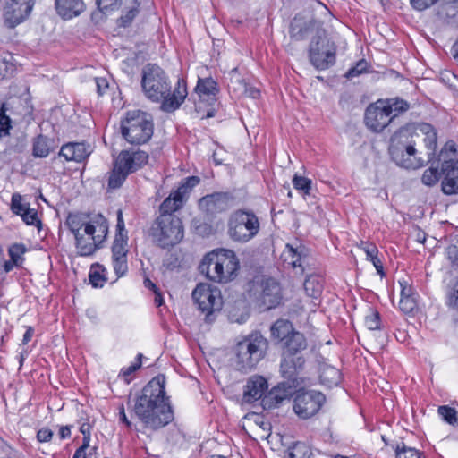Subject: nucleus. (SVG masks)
I'll use <instances>...</instances> for the list:
<instances>
[{"label": "nucleus", "mask_w": 458, "mask_h": 458, "mask_svg": "<svg viewBox=\"0 0 458 458\" xmlns=\"http://www.w3.org/2000/svg\"><path fill=\"white\" fill-rule=\"evenodd\" d=\"M440 178V173L437 167H429L426 169L422 174L421 182L427 186L435 185Z\"/></svg>", "instance_id": "37998d69"}, {"label": "nucleus", "mask_w": 458, "mask_h": 458, "mask_svg": "<svg viewBox=\"0 0 458 458\" xmlns=\"http://www.w3.org/2000/svg\"><path fill=\"white\" fill-rule=\"evenodd\" d=\"M95 82H96V86H97L98 94L99 96L104 95L109 87L107 80L103 77H97V78H95Z\"/></svg>", "instance_id": "680f3d73"}, {"label": "nucleus", "mask_w": 458, "mask_h": 458, "mask_svg": "<svg viewBox=\"0 0 458 458\" xmlns=\"http://www.w3.org/2000/svg\"><path fill=\"white\" fill-rule=\"evenodd\" d=\"M396 119V114L391 115L383 101L369 105L365 111V123L375 132L382 131Z\"/></svg>", "instance_id": "4468645a"}, {"label": "nucleus", "mask_w": 458, "mask_h": 458, "mask_svg": "<svg viewBox=\"0 0 458 458\" xmlns=\"http://www.w3.org/2000/svg\"><path fill=\"white\" fill-rule=\"evenodd\" d=\"M141 88L144 95L153 102H160L161 109L171 113L178 109L187 97L186 81L179 79L171 93V85L165 72L156 64H146L141 71Z\"/></svg>", "instance_id": "f03ea898"}, {"label": "nucleus", "mask_w": 458, "mask_h": 458, "mask_svg": "<svg viewBox=\"0 0 458 458\" xmlns=\"http://www.w3.org/2000/svg\"><path fill=\"white\" fill-rule=\"evenodd\" d=\"M56 13L64 21L72 20L81 15L85 10L82 0H55Z\"/></svg>", "instance_id": "b1692460"}, {"label": "nucleus", "mask_w": 458, "mask_h": 458, "mask_svg": "<svg viewBox=\"0 0 458 458\" xmlns=\"http://www.w3.org/2000/svg\"><path fill=\"white\" fill-rule=\"evenodd\" d=\"M71 428L72 426H61L59 428V437L60 439L69 438L71 437Z\"/></svg>", "instance_id": "774afa93"}, {"label": "nucleus", "mask_w": 458, "mask_h": 458, "mask_svg": "<svg viewBox=\"0 0 458 458\" xmlns=\"http://www.w3.org/2000/svg\"><path fill=\"white\" fill-rule=\"evenodd\" d=\"M270 331L273 339L281 344V353L301 355V352L308 346L305 335L295 330L292 322L287 319H277L271 326Z\"/></svg>", "instance_id": "6e6552de"}, {"label": "nucleus", "mask_w": 458, "mask_h": 458, "mask_svg": "<svg viewBox=\"0 0 458 458\" xmlns=\"http://www.w3.org/2000/svg\"><path fill=\"white\" fill-rule=\"evenodd\" d=\"M152 242L162 249L178 244L183 238L182 220L174 215L159 216L149 229Z\"/></svg>", "instance_id": "39448f33"}, {"label": "nucleus", "mask_w": 458, "mask_h": 458, "mask_svg": "<svg viewBox=\"0 0 458 458\" xmlns=\"http://www.w3.org/2000/svg\"><path fill=\"white\" fill-rule=\"evenodd\" d=\"M437 412L440 417L450 425L454 426L458 422V413L454 408L447 405L439 406Z\"/></svg>", "instance_id": "ea45409f"}, {"label": "nucleus", "mask_w": 458, "mask_h": 458, "mask_svg": "<svg viewBox=\"0 0 458 458\" xmlns=\"http://www.w3.org/2000/svg\"><path fill=\"white\" fill-rule=\"evenodd\" d=\"M325 402V395L317 391L299 392L294 398L293 411L301 419L315 415Z\"/></svg>", "instance_id": "f8f14e48"}, {"label": "nucleus", "mask_w": 458, "mask_h": 458, "mask_svg": "<svg viewBox=\"0 0 458 458\" xmlns=\"http://www.w3.org/2000/svg\"><path fill=\"white\" fill-rule=\"evenodd\" d=\"M8 108L6 103L0 104V138L9 134V131L12 128L11 119L6 114Z\"/></svg>", "instance_id": "58836bf2"}, {"label": "nucleus", "mask_w": 458, "mask_h": 458, "mask_svg": "<svg viewBox=\"0 0 458 458\" xmlns=\"http://www.w3.org/2000/svg\"><path fill=\"white\" fill-rule=\"evenodd\" d=\"M184 199L181 195H177V191L172 192L160 205V216L173 213L180 209L183 205Z\"/></svg>", "instance_id": "c85d7f7f"}, {"label": "nucleus", "mask_w": 458, "mask_h": 458, "mask_svg": "<svg viewBox=\"0 0 458 458\" xmlns=\"http://www.w3.org/2000/svg\"><path fill=\"white\" fill-rule=\"evenodd\" d=\"M75 240L76 248L80 256H90L98 248L95 242V237L85 239L83 235L80 234L75 236Z\"/></svg>", "instance_id": "7c9ffc66"}, {"label": "nucleus", "mask_w": 458, "mask_h": 458, "mask_svg": "<svg viewBox=\"0 0 458 458\" xmlns=\"http://www.w3.org/2000/svg\"><path fill=\"white\" fill-rule=\"evenodd\" d=\"M336 46L323 28L317 29L309 47V57L317 70H326L335 63Z\"/></svg>", "instance_id": "9d476101"}, {"label": "nucleus", "mask_w": 458, "mask_h": 458, "mask_svg": "<svg viewBox=\"0 0 458 458\" xmlns=\"http://www.w3.org/2000/svg\"><path fill=\"white\" fill-rule=\"evenodd\" d=\"M399 308L405 314L413 312L417 309L416 296L401 298L399 301Z\"/></svg>", "instance_id": "de8ad7c7"}, {"label": "nucleus", "mask_w": 458, "mask_h": 458, "mask_svg": "<svg viewBox=\"0 0 458 458\" xmlns=\"http://www.w3.org/2000/svg\"><path fill=\"white\" fill-rule=\"evenodd\" d=\"M267 349V338L260 332H252L233 347V364L241 372H250L265 358Z\"/></svg>", "instance_id": "7ed1b4c3"}, {"label": "nucleus", "mask_w": 458, "mask_h": 458, "mask_svg": "<svg viewBox=\"0 0 458 458\" xmlns=\"http://www.w3.org/2000/svg\"><path fill=\"white\" fill-rule=\"evenodd\" d=\"M128 174L123 169H119V165L113 162V169L109 174L108 177V189L116 190L119 189L128 177Z\"/></svg>", "instance_id": "2f4dec72"}, {"label": "nucleus", "mask_w": 458, "mask_h": 458, "mask_svg": "<svg viewBox=\"0 0 458 458\" xmlns=\"http://www.w3.org/2000/svg\"><path fill=\"white\" fill-rule=\"evenodd\" d=\"M142 357H143V355L141 353H139L137 355V360L134 363H132L131 365H130L129 367H127L122 370L123 375L124 377H128V376L131 375L133 372H135L137 369H139L141 367Z\"/></svg>", "instance_id": "13d9d810"}, {"label": "nucleus", "mask_w": 458, "mask_h": 458, "mask_svg": "<svg viewBox=\"0 0 458 458\" xmlns=\"http://www.w3.org/2000/svg\"><path fill=\"white\" fill-rule=\"evenodd\" d=\"M119 236H122V238L128 240V234L125 229L122 210H118L117 212L116 233L114 239H118Z\"/></svg>", "instance_id": "603ef678"}, {"label": "nucleus", "mask_w": 458, "mask_h": 458, "mask_svg": "<svg viewBox=\"0 0 458 458\" xmlns=\"http://www.w3.org/2000/svg\"><path fill=\"white\" fill-rule=\"evenodd\" d=\"M254 291L255 294H259L257 299L266 310L276 308L281 301V287L273 278L263 279Z\"/></svg>", "instance_id": "f3484780"}, {"label": "nucleus", "mask_w": 458, "mask_h": 458, "mask_svg": "<svg viewBox=\"0 0 458 458\" xmlns=\"http://www.w3.org/2000/svg\"><path fill=\"white\" fill-rule=\"evenodd\" d=\"M289 458H314L310 446L304 443L297 442L293 445V450L288 454Z\"/></svg>", "instance_id": "c9c22d12"}, {"label": "nucleus", "mask_w": 458, "mask_h": 458, "mask_svg": "<svg viewBox=\"0 0 458 458\" xmlns=\"http://www.w3.org/2000/svg\"><path fill=\"white\" fill-rule=\"evenodd\" d=\"M311 180L304 176L295 174L293 178V185L298 190L303 191L304 194L309 195L311 190Z\"/></svg>", "instance_id": "c03bdc74"}, {"label": "nucleus", "mask_w": 458, "mask_h": 458, "mask_svg": "<svg viewBox=\"0 0 458 458\" xmlns=\"http://www.w3.org/2000/svg\"><path fill=\"white\" fill-rule=\"evenodd\" d=\"M365 324L369 330L380 328V316L377 311H372L365 318Z\"/></svg>", "instance_id": "3c124183"}, {"label": "nucleus", "mask_w": 458, "mask_h": 458, "mask_svg": "<svg viewBox=\"0 0 458 458\" xmlns=\"http://www.w3.org/2000/svg\"><path fill=\"white\" fill-rule=\"evenodd\" d=\"M22 221L28 225H35L38 230L42 227V222L38 218V212L34 208H29L23 215L21 216Z\"/></svg>", "instance_id": "a18cd8bd"}, {"label": "nucleus", "mask_w": 458, "mask_h": 458, "mask_svg": "<svg viewBox=\"0 0 458 458\" xmlns=\"http://www.w3.org/2000/svg\"><path fill=\"white\" fill-rule=\"evenodd\" d=\"M192 299L199 309L206 313V320L211 321L214 312L221 310L223 305L221 292L208 284H199L192 292Z\"/></svg>", "instance_id": "9b49d317"}, {"label": "nucleus", "mask_w": 458, "mask_h": 458, "mask_svg": "<svg viewBox=\"0 0 458 458\" xmlns=\"http://www.w3.org/2000/svg\"><path fill=\"white\" fill-rule=\"evenodd\" d=\"M384 105L391 115L396 114V118L400 114L406 112L410 108V104L399 98H389L384 102Z\"/></svg>", "instance_id": "473e14b6"}, {"label": "nucleus", "mask_w": 458, "mask_h": 458, "mask_svg": "<svg viewBox=\"0 0 458 458\" xmlns=\"http://www.w3.org/2000/svg\"><path fill=\"white\" fill-rule=\"evenodd\" d=\"M154 124L149 115L140 111L127 113V116L121 122V133L131 145L147 143L152 137Z\"/></svg>", "instance_id": "423d86ee"}, {"label": "nucleus", "mask_w": 458, "mask_h": 458, "mask_svg": "<svg viewBox=\"0 0 458 458\" xmlns=\"http://www.w3.org/2000/svg\"><path fill=\"white\" fill-rule=\"evenodd\" d=\"M111 252L113 269L118 278L122 277L128 271V240L122 238V236H119L118 239H114Z\"/></svg>", "instance_id": "aec40b11"}, {"label": "nucleus", "mask_w": 458, "mask_h": 458, "mask_svg": "<svg viewBox=\"0 0 458 458\" xmlns=\"http://www.w3.org/2000/svg\"><path fill=\"white\" fill-rule=\"evenodd\" d=\"M447 258L454 264L458 265V242L450 245L447 250Z\"/></svg>", "instance_id": "052dcab7"}, {"label": "nucleus", "mask_w": 458, "mask_h": 458, "mask_svg": "<svg viewBox=\"0 0 458 458\" xmlns=\"http://www.w3.org/2000/svg\"><path fill=\"white\" fill-rule=\"evenodd\" d=\"M133 413L147 429L158 430L174 420L170 397L165 393V377L157 375L135 398Z\"/></svg>", "instance_id": "f257e3e1"}, {"label": "nucleus", "mask_w": 458, "mask_h": 458, "mask_svg": "<svg viewBox=\"0 0 458 458\" xmlns=\"http://www.w3.org/2000/svg\"><path fill=\"white\" fill-rule=\"evenodd\" d=\"M295 388V386L284 381L278 383L263 396L261 400L262 407L265 410H273L279 407L284 401L290 400Z\"/></svg>", "instance_id": "6ab92c4d"}, {"label": "nucleus", "mask_w": 458, "mask_h": 458, "mask_svg": "<svg viewBox=\"0 0 458 458\" xmlns=\"http://www.w3.org/2000/svg\"><path fill=\"white\" fill-rule=\"evenodd\" d=\"M421 131H423L426 135L424 138V142L428 149L429 150L428 162L431 161L432 157L435 155V150L437 148V131L434 127L428 123H424L421 125Z\"/></svg>", "instance_id": "c756f323"}, {"label": "nucleus", "mask_w": 458, "mask_h": 458, "mask_svg": "<svg viewBox=\"0 0 458 458\" xmlns=\"http://www.w3.org/2000/svg\"><path fill=\"white\" fill-rule=\"evenodd\" d=\"M389 154L397 165L406 169H417L424 165V161L416 157V149L409 140V131L405 128H401L391 137Z\"/></svg>", "instance_id": "0eeeda50"}, {"label": "nucleus", "mask_w": 458, "mask_h": 458, "mask_svg": "<svg viewBox=\"0 0 458 458\" xmlns=\"http://www.w3.org/2000/svg\"><path fill=\"white\" fill-rule=\"evenodd\" d=\"M442 191L445 195L458 194V159L445 160L442 164Z\"/></svg>", "instance_id": "412c9836"}, {"label": "nucleus", "mask_w": 458, "mask_h": 458, "mask_svg": "<svg viewBox=\"0 0 458 458\" xmlns=\"http://www.w3.org/2000/svg\"><path fill=\"white\" fill-rule=\"evenodd\" d=\"M53 437V431L48 428H42L37 433V439L41 442H49Z\"/></svg>", "instance_id": "bf43d9fd"}, {"label": "nucleus", "mask_w": 458, "mask_h": 458, "mask_svg": "<svg viewBox=\"0 0 458 458\" xmlns=\"http://www.w3.org/2000/svg\"><path fill=\"white\" fill-rule=\"evenodd\" d=\"M360 249L366 253L368 259H375L378 254V250L374 243L368 242H361Z\"/></svg>", "instance_id": "864d4df0"}, {"label": "nucleus", "mask_w": 458, "mask_h": 458, "mask_svg": "<svg viewBox=\"0 0 458 458\" xmlns=\"http://www.w3.org/2000/svg\"><path fill=\"white\" fill-rule=\"evenodd\" d=\"M117 0H97L98 7L101 12L113 9V6L116 4Z\"/></svg>", "instance_id": "0e129e2a"}, {"label": "nucleus", "mask_w": 458, "mask_h": 458, "mask_svg": "<svg viewBox=\"0 0 458 458\" xmlns=\"http://www.w3.org/2000/svg\"><path fill=\"white\" fill-rule=\"evenodd\" d=\"M313 284H314L313 279H307L304 282V289L310 296H311L313 298H317L318 294L320 292V286H318L317 289L312 288L311 292H310V286H313Z\"/></svg>", "instance_id": "e2e57ef3"}, {"label": "nucleus", "mask_w": 458, "mask_h": 458, "mask_svg": "<svg viewBox=\"0 0 458 458\" xmlns=\"http://www.w3.org/2000/svg\"><path fill=\"white\" fill-rule=\"evenodd\" d=\"M259 228V220L253 211L238 209L229 216L227 233L233 242H247L258 234Z\"/></svg>", "instance_id": "1a4fd4ad"}, {"label": "nucleus", "mask_w": 458, "mask_h": 458, "mask_svg": "<svg viewBox=\"0 0 458 458\" xmlns=\"http://www.w3.org/2000/svg\"><path fill=\"white\" fill-rule=\"evenodd\" d=\"M119 420L125 424V426L131 429L132 428V423L128 420L126 414H125V410H124V407L123 405H122L120 408H119Z\"/></svg>", "instance_id": "69168bd1"}, {"label": "nucleus", "mask_w": 458, "mask_h": 458, "mask_svg": "<svg viewBox=\"0 0 458 458\" xmlns=\"http://www.w3.org/2000/svg\"><path fill=\"white\" fill-rule=\"evenodd\" d=\"M56 148L57 145L54 139L40 134L33 140L32 155L35 157H46Z\"/></svg>", "instance_id": "bb28decb"}, {"label": "nucleus", "mask_w": 458, "mask_h": 458, "mask_svg": "<svg viewBox=\"0 0 458 458\" xmlns=\"http://www.w3.org/2000/svg\"><path fill=\"white\" fill-rule=\"evenodd\" d=\"M5 8L4 19L9 27L13 28L22 22L31 13L35 0H10Z\"/></svg>", "instance_id": "a211bd4d"}, {"label": "nucleus", "mask_w": 458, "mask_h": 458, "mask_svg": "<svg viewBox=\"0 0 458 458\" xmlns=\"http://www.w3.org/2000/svg\"><path fill=\"white\" fill-rule=\"evenodd\" d=\"M319 379L321 384L327 387L338 386L342 380L340 370L331 365L324 364L319 369Z\"/></svg>", "instance_id": "cd10ccee"}, {"label": "nucleus", "mask_w": 458, "mask_h": 458, "mask_svg": "<svg viewBox=\"0 0 458 458\" xmlns=\"http://www.w3.org/2000/svg\"><path fill=\"white\" fill-rule=\"evenodd\" d=\"M286 249L289 257L292 259L291 265L293 267H301V259L305 256V248L301 245L294 248L293 245L287 244Z\"/></svg>", "instance_id": "e433bc0d"}, {"label": "nucleus", "mask_w": 458, "mask_h": 458, "mask_svg": "<svg viewBox=\"0 0 458 458\" xmlns=\"http://www.w3.org/2000/svg\"><path fill=\"white\" fill-rule=\"evenodd\" d=\"M139 13L138 6H133L129 9L125 14H123L117 21V23L120 27L126 28L128 27L131 21L134 20L136 15Z\"/></svg>", "instance_id": "09e8293b"}, {"label": "nucleus", "mask_w": 458, "mask_h": 458, "mask_svg": "<svg viewBox=\"0 0 458 458\" xmlns=\"http://www.w3.org/2000/svg\"><path fill=\"white\" fill-rule=\"evenodd\" d=\"M22 200L23 198L20 193L15 192L12 195L10 208L16 216H21L30 208V204Z\"/></svg>", "instance_id": "f704fd0d"}, {"label": "nucleus", "mask_w": 458, "mask_h": 458, "mask_svg": "<svg viewBox=\"0 0 458 458\" xmlns=\"http://www.w3.org/2000/svg\"><path fill=\"white\" fill-rule=\"evenodd\" d=\"M368 71V63L363 59L360 60L355 66L350 68L346 72L347 78L356 77Z\"/></svg>", "instance_id": "8fccbe9b"}, {"label": "nucleus", "mask_w": 458, "mask_h": 458, "mask_svg": "<svg viewBox=\"0 0 458 458\" xmlns=\"http://www.w3.org/2000/svg\"><path fill=\"white\" fill-rule=\"evenodd\" d=\"M399 284L401 286V298L416 296L413 288L409 284L407 280H400Z\"/></svg>", "instance_id": "6e6d98bb"}, {"label": "nucleus", "mask_w": 458, "mask_h": 458, "mask_svg": "<svg viewBox=\"0 0 458 458\" xmlns=\"http://www.w3.org/2000/svg\"><path fill=\"white\" fill-rule=\"evenodd\" d=\"M305 359L302 355H290L281 353L279 372L286 383L293 385V386H299L303 379L301 377V372L304 369Z\"/></svg>", "instance_id": "ddd939ff"}, {"label": "nucleus", "mask_w": 458, "mask_h": 458, "mask_svg": "<svg viewBox=\"0 0 458 458\" xmlns=\"http://www.w3.org/2000/svg\"><path fill=\"white\" fill-rule=\"evenodd\" d=\"M236 204L235 197L230 192H215L202 197L199 208L209 215L225 212Z\"/></svg>", "instance_id": "2eb2a0df"}, {"label": "nucleus", "mask_w": 458, "mask_h": 458, "mask_svg": "<svg viewBox=\"0 0 458 458\" xmlns=\"http://www.w3.org/2000/svg\"><path fill=\"white\" fill-rule=\"evenodd\" d=\"M239 267V260L233 250L220 249L208 253L199 269L211 281L225 284L235 278Z\"/></svg>", "instance_id": "20e7f679"}, {"label": "nucleus", "mask_w": 458, "mask_h": 458, "mask_svg": "<svg viewBox=\"0 0 458 458\" xmlns=\"http://www.w3.org/2000/svg\"><path fill=\"white\" fill-rule=\"evenodd\" d=\"M89 154V146H86L84 142H69L62 146L58 156L64 157L66 161L81 163Z\"/></svg>", "instance_id": "393cba45"}, {"label": "nucleus", "mask_w": 458, "mask_h": 458, "mask_svg": "<svg viewBox=\"0 0 458 458\" xmlns=\"http://www.w3.org/2000/svg\"><path fill=\"white\" fill-rule=\"evenodd\" d=\"M199 183V178L197 176L187 177L182 184L177 188V195H181L183 199L185 196L198 184Z\"/></svg>", "instance_id": "a19ab883"}, {"label": "nucleus", "mask_w": 458, "mask_h": 458, "mask_svg": "<svg viewBox=\"0 0 458 458\" xmlns=\"http://www.w3.org/2000/svg\"><path fill=\"white\" fill-rule=\"evenodd\" d=\"M267 389V382L262 376H252L244 386L243 399L246 403H253L263 398Z\"/></svg>", "instance_id": "4be33fe9"}, {"label": "nucleus", "mask_w": 458, "mask_h": 458, "mask_svg": "<svg viewBox=\"0 0 458 458\" xmlns=\"http://www.w3.org/2000/svg\"><path fill=\"white\" fill-rule=\"evenodd\" d=\"M89 282L93 287H102L106 282L105 276L99 271H90L89 275Z\"/></svg>", "instance_id": "5fc2aeb1"}, {"label": "nucleus", "mask_w": 458, "mask_h": 458, "mask_svg": "<svg viewBox=\"0 0 458 458\" xmlns=\"http://www.w3.org/2000/svg\"><path fill=\"white\" fill-rule=\"evenodd\" d=\"M65 225L69 230L73 233L74 237L80 235V230L84 225L81 216L76 214H69Z\"/></svg>", "instance_id": "79ce46f5"}, {"label": "nucleus", "mask_w": 458, "mask_h": 458, "mask_svg": "<svg viewBox=\"0 0 458 458\" xmlns=\"http://www.w3.org/2000/svg\"><path fill=\"white\" fill-rule=\"evenodd\" d=\"M244 92L248 97L253 99L259 98L260 96V91L252 86H246Z\"/></svg>", "instance_id": "338daca9"}, {"label": "nucleus", "mask_w": 458, "mask_h": 458, "mask_svg": "<svg viewBox=\"0 0 458 458\" xmlns=\"http://www.w3.org/2000/svg\"><path fill=\"white\" fill-rule=\"evenodd\" d=\"M438 0H411V4L419 11H423L434 4H436Z\"/></svg>", "instance_id": "4d7b16f0"}, {"label": "nucleus", "mask_w": 458, "mask_h": 458, "mask_svg": "<svg viewBox=\"0 0 458 458\" xmlns=\"http://www.w3.org/2000/svg\"><path fill=\"white\" fill-rule=\"evenodd\" d=\"M148 154L143 150L129 148L122 150L114 162L119 165V169L124 170L128 174L141 169L148 162Z\"/></svg>", "instance_id": "dca6fc26"}, {"label": "nucleus", "mask_w": 458, "mask_h": 458, "mask_svg": "<svg viewBox=\"0 0 458 458\" xmlns=\"http://www.w3.org/2000/svg\"><path fill=\"white\" fill-rule=\"evenodd\" d=\"M449 24L458 27V0H447L442 8Z\"/></svg>", "instance_id": "72a5a7b5"}, {"label": "nucleus", "mask_w": 458, "mask_h": 458, "mask_svg": "<svg viewBox=\"0 0 458 458\" xmlns=\"http://www.w3.org/2000/svg\"><path fill=\"white\" fill-rule=\"evenodd\" d=\"M195 91L199 97L200 100L208 101L214 100L219 91L217 83L211 77L199 79Z\"/></svg>", "instance_id": "a878e982"}, {"label": "nucleus", "mask_w": 458, "mask_h": 458, "mask_svg": "<svg viewBox=\"0 0 458 458\" xmlns=\"http://www.w3.org/2000/svg\"><path fill=\"white\" fill-rule=\"evenodd\" d=\"M396 458H421L422 454L416 448L407 446L403 442L395 448Z\"/></svg>", "instance_id": "4c0bfd02"}, {"label": "nucleus", "mask_w": 458, "mask_h": 458, "mask_svg": "<svg viewBox=\"0 0 458 458\" xmlns=\"http://www.w3.org/2000/svg\"><path fill=\"white\" fill-rule=\"evenodd\" d=\"M25 251L26 248L22 243H14L10 246L8 250L10 259L19 265H21L23 260L22 255Z\"/></svg>", "instance_id": "49530a36"}, {"label": "nucleus", "mask_w": 458, "mask_h": 458, "mask_svg": "<svg viewBox=\"0 0 458 458\" xmlns=\"http://www.w3.org/2000/svg\"><path fill=\"white\" fill-rule=\"evenodd\" d=\"M321 28L319 22L314 20L306 21L301 17H294L290 26V35L294 40L300 41L305 39L310 33L317 29Z\"/></svg>", "instance_id": "5701e85b"}]
</instances>
